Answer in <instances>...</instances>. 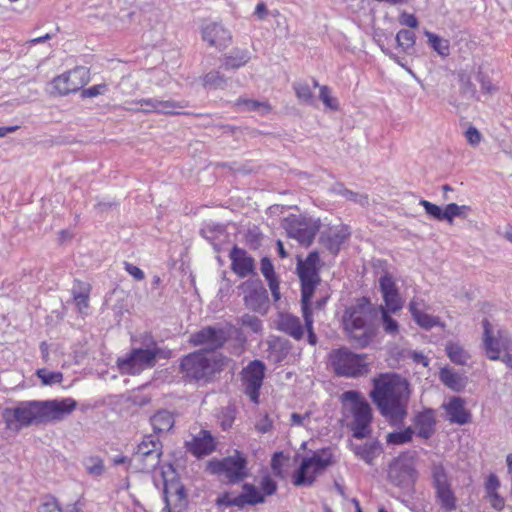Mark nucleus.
I'll return each instance as SVG.
<instances>
[{
	"label": "nucleus",
	"mask_w": 512,
	"mask_h": 512,
	"mask_svg": "<svg viewBox=\"0 0 512 512\" xmlns=\"http://www.w3.org/2000/svg\"><path fill=\"white\" fill-rule=\"evenodd\" d=\"M417 479V471L414 462L408 454L403 453L394 458L388 467V480L393 485L409 489Z\"/></svg>",
	"instance_id": "14"
},
{
	"label": "nucleus",
	"mask_w": 512,
	"mask_h": 512,
	"mask_svg": "<svg viewBox=\"0 0 512 512\" xmlns=\"http://www.w3.org/2000/svg\"><path fill=\"white\" fill-rule=\"evenodd\" d=\"M465 137H466L467 142L472 146H477L481 142V139H482L481 133L478 131L477 128H475L473 126H470L465 131Z\"/></svg>",
	"instance_id": "63"
},
{
	"label": "nucleus",
	"mask_w": 512,
	"mask_h": 512,
	"mask_svg": "<svg viewBox=\"0 0 512 512\" xmlns=\"http://www.w3.org/2000/svg\"><path fill=\"white\" fill-rule=\"evenodd\" d=\"M294 91L298 100L304 104L311 105L314 102L313 93L309 85L305 82H296L293 84Z\"/></svg>",
	"instance_id": "42"
},
{
	"label": "nucleus",
	"mask_w": 512,
	"mask_h": 512,
	"mask_svg": "<svg viewBox=\"0 0 512 512\" xmlns=\"http://www.w3.org/2000/svg\"><path fill=\"white\" fill-rule=\"evenodd\" d=\"M352 451L365 463L373 465L374 460L382 453L383 448L378 440H373L364 444H353Z\"/></svg>",
	"instance_id": "29"
},
{
	"label": "nucleus",
	"mask_w": 512,
	"mask_h": 512,
	"mask_svg": "<svg viewBox=\"0 0 512 512\" xmlns=\"http://www.w3.org/2000/svg\"><path fill=\"white\" fill-rule=\"evenodd\" d=\"M334 463L329 448L313 452L312 456L302 459L298 469L293 473L292 483L295 486H312L316 477Z\"/></svg>",
	"instance_id": "7"
},
{
	"label": "nucleus",
	"mask_w": 512,
	"mask_h": 512,
	"mask_svg": "<svg viewBox=\"0 0 512 512\" xmlns=\"http://www.w3.org/2000/svg\"><path fill=\"white\" fill-rule=\"evenodd\" d=\"M247 458L238 450L221 460H212L208 469L212 474L224 475L230 484H237L249 476Z\"/></svg>",
	"instance_id": "10"
},
{
	"label": "nucleus",
	"mask_w": 512,
	"mask_h": 512,
	"mask_svg": "<svg viewBox=\"0 0 512 512\" xmlns=\"http://www.w3.org/2000/svg\"><path fill=\"white\" fill-rule=\"evenodd\" d=\"M378 313L381 314L383 330L390 335L397 334L399 331V324L393 317H391L390 313L392 312L385 310L383 305H380L378 307Z\"/></svg>",
	"instance_id": "38"
},
{
	"label": "nucleus",
	"mask_w": 512,
	"mask_h": 512,
	"mask_svg": "<svg viewBox=\"0 0 512 512\" xmlns=\"http://www.w3.org/2000/svg\"><path fill=\"white\" fill-rule=\"evenodd\" d=\"M378 316V307L366 297H361L347 307L343 314V326L351 341L358 347L369 345L375 336L374 320Z\"/></svg>",
	"instance_id": "3"
},
{
	"label": "nucleus",
	"mask_w": 512,
	"mask_h": 512,
	"mask_svg": "<svg viewBox=\"0 0 512 512\" xmlns=\"http://www.w3.org/2000/svg\"><path fill=\"white\" fill-rule=\"evenodd\" d=\"M229 257L231 259V268L239 277L244 278L254 273V259L248 256L244 249L234 246L230 251Z\"/></svg>",
	"instance_id": "22"
},
{
	"label": "nucleus",
	"mask_w": 512,
	"mask_h": 512,
	"mask_svg": "<svg viewBox=\"0 0 512 512\" xmlns=\"http://www.w3.org/2000/svg\"><path fill=\"white\" fill-rule=\"evenodd\" d=\"M284 459H287V457L284 456V453L282 451L275 452L271 459V469L275 476L277 477H283V463L282 461Z\"/></svg>",
	"instance_id": "56"
},
{
	"label": "nucleus",
	"mask_w": 512,
	"mask_h": 512,
	"mask_svg": "<svg viewBox=\"0 0 512 512\" xmlns=\"http://www.w3.org/2000/svg\"><path fill=\"white\" fill-rule=\"evenodd\" d=\"M216 505L219 507H221V506H225V507L236 506V507L240 508L239 497L238 496L231 497L230 493L225 492L216 499Z\"/></svg>",
	"instance_id": "58"
},
{
	"label": "nucleus",
	"mask_w": 512,
	"mask_h": 512,
	"mask_svg": "<svg viewBox=\"0 0 512 512\" xmlns=\"http://www.w3.org/2000/svg\"><path fill=\"white\" fill-rule=\"evenodd\" d=\"M366 354H357L347 347L330 352L329 361L334 373L340 377L359 378L370 372Z\"/></svg>",
	"instance_id": "5"
},
{
	"label": "nucleus",
	"mask_w": 512,
	"mask_h": 512,
	"mask_svg": "<svg viewBox=\"0 0 512 512\" xmlns=\"http://www.w3.org/2000/svg\"><path fill=\"white\" fill-rule=\"evenodd\" d=\"M136 104L141 105V108H135L134 111L165 115L182 114L179 109H183L188 106V102L186 101L176 102L173 100H160L158 98L140 99L136 102ZM131 110H133V108H131Z\"/></svg>",
	"instance_id": "19"
},
{
	"label": "nucleus",
	"mask_w": 512,
	"mask_h": 512,
	"mask_svg": "<svg viewBox=\"0 0 512 512\" xmlns=\"http://www.w3.org/2000/svg\"><path fill=\"white\" fill-rule=\"evenodd\" d=\"M162 455V443L155 435L144 436L141 443L138 444L131 461L141 472H151L160 463Z\"/></svg>",
	"instance_id": "11"
},
{
	"label": "nucleus",
	"mask_w": 512,
	"mask_h": 512,
	"mask_svg": "<svg viewBox=\"0 0 512 512\" xmlns=\"http://www.w3.org/2000/svg\"><path fill=\"white\" fill-rule=\"evenodd\" d=\"M164 500L166 503L165 509L182 510L187 502V494L184 485L178 479H171L164 481Z\"/></svg>",
	"instance_id": "21"
},
{
	"label": "nucleus",
	"mask_w": 512,
	"mask_h": 512,
	"mask_svg": "<svg viewBox=\"0 0 512 512\" xmlns=\"http://www.w3.org/2000/svg\"><path fill=\"white\" fill-rule=\"evenodd\" d=\"M187 451L200 458L209 455L215 450L214 438L207 430H201L191 441L185 443Z\"/></svg>",
	"instance_id": "23"
},
{
	"label": "nucleus",
	"mask_w": 512,
	"mask_h": 512,
	"mask_svg": "<svg viewBox=\"0 0 512 512\" xmlns=\"http://www.w3.org/2000/svg\"><path fill=\"white\" fill-rule=\"evenodd\" d=\"M441 382L453 391L460 392L466 386V378L445 367L439 372Z\"/></svg>",
	"instance_id": "33"
},
{
	"label": "nucleus",
	"mask_w": 512,
	"mask_h": 512,
	"mask_svg": "<svg viewBox=\"0 0 512 512\" xmlns=\"http://www.w3.org/2000/svg\"><path fill=\"white\" fill-rule=\"evenodd\" d=\"M302 315L305 322V327L307 330V338L308 343L311 345L317 344V336L313 330V315H312V308L310 307H301Z\"/></svg>",
	"instance_id": "44"
},
{
	"label": "nucleus",
	"mask_w": 512,
	"mask_h": 512,
	"mask_svg": "<svg viewBox=\"0 0 512 512\" xmlns=\"http://www.w3.org/2000/svg\"><path fill=\"white\" fill-rule=\"evenodd\" d=\"M278 330L288 334L295 340L302 339L304 335V329L300 322L299 317H296L289 313H281L277 321Z\"/></svg>",
	"instance_id": "28"
},
{
	"label": "nucleus",
	"mask_w": 512,
	"mask_h": 512,
	"mask_svg": "<svg viewBox=\"0 0 512 512\" xmlns=\"http://www.w3.org/2000/svg\"><path fill=\"white\" fill-rule=\"evenodd\" d=\"M343 399L351 402V412L353 421L350 428L353 437L363 439L371 434L370 424L372 422V409L370 404L364 399L360 392L349 390L343 393Z\"/></svg>",
	"instance_id": "9"
},
{
	"label": "nucleus",
	"mask_w": 512,
	"mask_h": 512,
	"mask_svg": "<svg viewBox=\"0 0 512 512\" xmlns=\"http://www.w3.org/2000/svg\"><path fill=\"white\" fill-rule=\"evenodd\" d=\"M38 512H63L57 499L51 495L43 497Z\"/></svg>",
	"instance_id": "50"
},
{
	"label": "nucleus",
	"mask_w": 512,
	"mask_h": 512,
	"mask_svg": "<svg viewBox=\"0 0 512 512\" xmlns=\"http://www.w3.org/2000/svg\"><path fill=\"white\" fill-rule=\"evenodd\" d=\"M399 23L409 28H416L419 24L417 18L413 14H409L405 11L401 13Z\"/></svg>",
	"instance_id": "64"
},
{
	"label": "nucleus",
	"mask_w": 512,
	"mask_h": 512,
	"mask_svg": "<svg viewBox=\"0 0 512 512\" xmlns=\"http://www.w3.org/2000/svg\"><path fill=\"white\" fill-rule=\"evenodd\" d=\"M410 394L406 378L396 373H385L373 379V389L369 396L381 415L391 425L398 426L408 414Z\"/></svg>",
	"instance_id": "2"
},
{
	"label": "nucleus",
	"mask_w": 512,
	"mask_h": 512,
	"mask_svg": "<svg viewBox=\"0 0 512 512\" xmlns=\"http://www.w3.org/2000/svg\"><path fill=\"white\" fill-rule=\"evenodd\" d=\"M236 106L243 107L245 111H263L269 112L271 107L266 102H260L258 100L239 98L236 101Z\"/></svg>",
	"instance_id": "43"
},
{
	"label": "nucleus",
	"mask_w": 512,
	"mask_h": 512,
	"mask_svg": "<svg viewBox=\"0 0 512 512\" xmlns=\"http://www.w3.org/2000/svg\"><path fill=\"white\" fill-rule=\"evenodd\" d=\"M223 232L224 228L221 225H207L205 228L201 229L200 233L204 238L212 242L217 233L222 234Z\"/></svg>",
	"instance_id": "61"
},
{
	"label": "nucleus",
	"mask_w": 512,
	"mask_h": 512,
	"mask_svg": "<svg viewBox=\"0 0 512 512\" xmlns=\"http://www.w3.org/2000/svg\"><path fill=\"white\" fill-rule=\"evenodd\" d=\"M476 80L480 83V85H481V92L483 94L492 95V94H494L495 92L498 91L497 86H495L492 83L490 77L487 74H485L481 70V68H479L478 71H477Z\"/></svg>",
	"instance_id": "46"
},
{
	"label": "nucleus",
	"mask_w": 512,
	"mask_h": 512,
	"mask_svg": "<svg viewBox=\"0 0 512 512\" xmlns=\"http://www.w3.org/2000/svg\"><path fill=\"white\" fill-rule=\"evenodd\" d=\"M261 490L263 491V495L271 496L276 493L278 485L276 481H274L269 475L262 477L260 482Z\"/></svg>",
	"instance_id": "57"
},
{
	"label": "nucleus",
	"mask_w": 512,
	"mask_h": 512,
	"mask_svg": "<svg viewBox=\"0 0 512 512\" xmlns=\"http://www.w3.org/2000/svg\"><path fill=\"white\" fill-rule=\"evenodd\" d=\"M379 287L382 295L398 291V288L395 284V281L393 280L392 275L388 272H385L384 275L380 277Z\"/></svg>",
	"instance_id": "53"
},
{
	"label": "nucleus",
	"mask_w": 512,
	"mask_h": 512,
	"mask_svg": "<svg viewBox=\"0 0 512 512\" xmlns=\"http://www.w3.org/2000/svg\"><path fill=\"white\" fill-rule=\"evenodd\" d=\"M106 90H107L106 84L94 85L89 88L82 89L81 98L84 99V98L96 97L100 94H103Z\"/></svg>",
	"instance_id": "60"
},
{
	"label": "nucleus",
	"mask_w": 512,
	"mask_h": 512,
	"mask_svg": "<svg viewBox=\"0 0 512 512\" xmlns=\"http://www.w3.org/2000/svg\"><path fill=\"white\" fill-rule=\"evenodd\" d=\"M383 300L385 305L383 306L385 310H389L392 313H396L401 310L403 307V301L400 297L399 290L395 292H390L388 294H383Z\"/></svg>",
	"instance_id": "45"
},
{
	"label": "nucleus",
	"mask_w": 512,
	"mask_h": 512,
	"mask_svg": "<svg viewBox=\"0 0 512 512\" xmlns=\"http://www.w3.org/2000/svg\"><path fill=\"white\" fill-rule=\"evenodd\" d=\"M240 323L242 326L251 329V331L254 333H259L262 331V322L255 315L244 314L240 318Z\"/></svg>",
	"instance_id": "51"
},
{
	"label": "nucleus",
	"mask_w": 512,
	"mask_h": 512,
	"mask_svg": "<svg viewBox=\"0 0 512 512\" xmlns=\"http://www.w3.org/2000/svg\"><path fill=\"white\" fill-rule=\"evenodd\" d=\"M297 273L301 282V307H310L315 289L321 281L319 269L297 263Z\"/></svg>",
	"instance_id": "18"
},
{
	"label": "nucleus",
	"mask_w": 512,
	"mask_h": 512,
	"mask_svg": "<svg viewBox=\"0 0 512 512\" xmlns=\"http://www.w3.org/2000/svg\"><path fill=\"white\" fill-rule=\"evenodd\" d=\"M419 204L425 209V212L431 218L438 221H444V210L440 206L433 204L425 199H421Z\"/></svg>",
	"instance_id": "48"
},
{
	"label": "nucleus",
	"mask_w": 512,
	"mask_h": 512,
	"mask_svg": "<svg viewBox=\"0 0 512 512\" xmlns=\"http://www.w3.org/2000/svg\"><path fill=\"white\" fill-rule=\"evenodd\" d=\"M425 35L428 38L429 45L432 47L434 51H436L439 55L443 57L449 55L450 44L448 40L443 39L440 36L429 31H425Z\"/></svg>",
	"instance_id": "36"
},
{
	"label": "nucleus",
	"mask_w": 512,
	"mask_h": 512,
	"mask_svg": "<svg viewBox=\"0 0 512 512\" xmlns=\"http://www.w3.org/2000/svg\"><path fill=\"white\" fill-rule=\"evenodd\" d=\"M246 244L252 250H257L261 246L262 234L258 228L249 229L245 235Z\"/></svg>",
	"instance_id": "52"
},
{
	"label": "nucleus",
	"mask_w": 512,
	"mask_h": 512,
	"mask_svg": "<svg viewBox=\"0 0 512 512\" xmlns=\"http://www.w3.org/2000/svg\"><path fill=\"white\" fill-rule=\"evenodd\" d=\"M415 431L412 427H407L402 431H394L386 436V442L389 445H402L412 441Z\"/></svg>",
	"instance_id": "37"
},
{
	"label": "nucleus",
	"mask_w": 512,
	"mask_h": 512,
	"mask_svg": "<svg viewBox=\"0 0 512 512\" xmlns=\"http://www.w3.org/2000/svg\"><path fill=\"white\" fill-rule=\"evenodd\" d=\"M244 293L245 306L258 313L265 314L269 308L268 292L260 279H249L240 285Z\"/></svg>",
	"instance_id": "16"
},
{
	"label": "nucleus",
	"mask_w": 512,
	"mask_h": 512,
	"mask_svg": "<svg viewBox=\"0 0 512 512\" xmlns=\"http://www.w3.org/2000/svg\"><path fill=\"white\" fill-rule=\"evenodd\" d=\"M483 345L485 348V352L487 357L490 360L500 359V353L509 349L511 342L508 338L502 337H494L492 335L491 324L488 319H483Z\"/></svg>",
	"instance_id": "20"
},
{
	"label": "nucleus",
	"mask_w": 512,
	"mask_h": 512,
	"mask_svg": "<svg viewBox=\"0 0 512 512\" xmlns=\"http://www.w3.org/2000/svg\"><path fill=\"white\" fill-rule=\"evenodd\" d=\"M266 366L261 360H253L243 368L242 382L244 393L254 404H259L260 389L263 385Z\"/></svg>",
	"instance_id": "15"
},
{
	"label": "nucleus",
	"mask_w": 512,
	"mask_h": 512,
	"mask_svg": "<svg viewBox=\"0 0 512 512\" xmlns=\"http://www.w3.org/2000/svg\"><path fill=\"white\" fill-rule=\"evenodd\" d=\"M412 318L421 328L425 330H430L435 326L442 325L439 317L429 315L423 311L416 312V315Z\"/></svg>",
	"instance_id": "41"
},
{
	"label": "nucleus",
	"mask_w": 512,
	"mask_h": 512,
	"mask_svg": "<svg viewBox=\"0 0 512 512\" xmlns=\"http://www.w3.org/2000/svg\"><path fill=\"white\" fill-rule=\"evenodd\" d=\"M431 477L435 497L441 508L446 512L454 511L457 508V498L451 487L448 473L441 463L432 465Z\"/></svg>",
	"instance_id": "12"
},
{
	"label": "nucleus",
	"mask_w": 512,
	"mask_h": 512,
	"mask_svg": "<svg viewBox=\"0 0 512 512\" xmlns=\"http://www.w3.org/2000/svg\"><path fill=\"white\" fill-rule=\"evenodd\" d=\"M346 200L357 203L361 206H365L368 204V195L359 194L357 192L346 189L345 194L343 196Z\"/></svg>",
	"instance_id": "59"
},
{
	"label": "nucleus",
	"mask_w": 512,
	"mask_h": 512,
	"mask_svg": "<svg viewBox=\"0 0 512 512\" xmlns=\"http://www.w3.org/2000/svg\"><path fill=\"white\" fill-rule=\"evenodd\" d=\"M87 472L93 476H100L104 472L103 460L98 456H91L84 461Z\"/></svg>",
	"instance_id": "47"
},
{
	"label": "nucleus",
	"mask_w": 512,
	"mask_h": 512,
	"mask_svg": "<svg viewBox=\"0 0 512 512\" xmlns=\"http://www.w3.org/2000/svg\"><path fill=\"white\" fill-rule=\"evenodd\" d=\"M250 53L246 49H233L229 54L225 55L221 68L224 70L238 69L249 62Z\"/></svg>",
	"instance_id": "30"
},
{
	"label": "nucleus",
	"mask_w": 512,
	"mask_h": 512,
	"mask_svg": "<svg viewBox=\"0 0 512 512\" xmlns=\"http://www.w3.org/2000/svg\"><path fill=\"white\" fill-rule=\"evenodd\" d=\"M238 332L231 323L209 325L191 334L189 342L193 346H203L204 352H215L221 349L231 338L233 332Z\"/></svg>",
	"instance_id": "8"
},
{
	"label": "nucleus",
	"mask_w": 512,
	"mask_h": 512,
	"mask_svg": "<svg viewBox=\"0 0 512 512\" xmlns=\"http://www.w3.org/2000/svg\"><path fill=\"white\" fill-rule=\"evenodd\" d=\"M229 362L230 359L221 353L207 357L203 351H197L181 360L180 370L190 380L208 382L216 373L223 371Z\"/></svg>",
	"instance_id": "4"
},
{
	"label": "nucleus",
	"mask_w": 512,
	"mask_h": 512,
	"mask_svg": "<svg viewBox=\"0 0 512 512\" xmlns=\"http://www.w3.org/2000/svg\"><path fill=\"white\" fill-rule=\"evenodd\" d=\"M157 357H166L164 351L151 339L147 348H133L125 357L117 359V367L122 374L137 375L156 364Z\"/></svg>",
	"instance_id": "6"
},
{
	"label": "nucleus",
	"mask_w": 512,
	"mask_h": 512,
	"mask_svg": "<svg viewBox=\"0 0 512 512\" xmlns=\"http://www.w3.org/2000/svg\"><path fill=\"white\" fill-rule=\"evenodd\" d=\"M319 98L322 100L324 105L331 110H338L339 105L335 98L331 96L330 88L326 85L320 87Z\"/></svg>",
	"instance_id": "54"
},
{
	"label": "nucleus",
	"mask_w": 512,
	"mask_h": 512,
	"mask_svg": "<svg viewBox=\"0 0 512 512\" xmlns=\"http://www.w3.org/2000/svg\"><path fill=\"white\" fill-rule=\"evenodd\" d=\"M415 34L409 29H401L395 37L398 47L407 52L415 44Z\"/></svg>",
	"instance_id": "40"
},
{
	"label": "nucleus",
	"mask_w": 512,
	"mask_h": 512,
	"mask_svg": "<svg viewBox=\"0 0 512 512\" xmlns=\"http://www.w3.org/2000/svg\"><path fill=\"white\" fill-rule=\"evenodd\" d=\"M89 81V71L85 67L63 73L52 80V87L58 95L64 96L77 92Z\"/></svg>",
	"instance_id": "17"
},
{
	"label": "nucleus",
	"mask_w": 512,
	"mask_h": 512,
	"mask_svg": "<svg viewBox=\"0 0 512 512\" xmlns=\"http://www.w3.org/2000/svg\"><path fill=\"white\" fill-rule=\"evenodd\" d=\"M460 216V206L456 203H450L446 205L444 209V220L448 223H452L455 217Z\"/></svg>",
	"instance_id": "62"
},
{
	"label": "nucleus",
	"mask_w": 512,
	"mask_h": 512,
	"mask_svg": "<svg viewBox=\"0 0 512 512\" xmlns=\"http://www.w3.org/2000/svg\"><path fill=\"white\" fill-rule=\"evenodd\" d=\"M260 270L267 282L278 279L274 271V266L268 257H263L260 261Z\"/></svg>",
	"instance_id": "55"
},
{
	"label": "nucleus",
	"mask_w": 512,
	"mask_h": 512,
	"mask_svg": "<svg viewBox=\"0 0 512 512\" xmlns=\"http://www.w3.org/2000/svg\"><path fill=\"white\" fill-rule=\"evenodd\" d=\"M150 422L154 433L158 435L172 429L174 426V417L171 412L167 410H160L150 418Z\"/></svg>",
	"instance_id": "32"
},
{
	"label": "nucleus",
	"mask_w": 512,
	"mask_h": 512,
	"mask_svg": "<svg viewBox=\"0 0 512 512\" xmlns=\"http://www.w3.org/2000/svg\"><path fill=\"white\" fill-rule=\"evenodd\" d=\"M350 232L347 227L339 229H330L328 232H323L320 236V243L333 255H337L340 251L341 245L349 237Z\"/></svg>",
	"instance_id": "27"
},
{
	"label": "nucleus",
	"mask_w": 512,
	"mask_h": 512,
	"mask_svg": "<svg viewBox=\"0 0 512 512\" xmlns=\"http://www.w3.org/2000/svg\"><path fill=\"white\" fill-rule=\"evenodd\" d=\"M202 39L210 46L226 47L231 40V35L221 24L211 22L202 27Z\"/></svg>",
	"instance_id": "25"
},
{
	"label": "nucleus",
	"mask_w": 512,
	"mask_h": 512,
	"mask_svg": "<svg viewBox=\"0 0 512 512\" xmlns=\"http://www.w3.org/2000/svg\"><path fill=\"white\" fill-rule=\"evenodd\" d=\"M243 492L238 495L240 501V508L245 505H257L265 502L264 495L251 483H244L242 485Z\"/></svg>",
	"instance_id": "31"
},
{
	"label": "nucleus",
	"mask_w": 512,
	"mask_h": 512,
	"mask_svg": "<svg viewBox=\"0 0 512 512\" xmlns=\"http://www.w3.org/2000/svg\"><path fill=\"white\" fill-rule=\"evenodd\" d=\"M417 429V435L423 439H429L435 433L436 419L434 410L426 408L417 413L413 419Z\"/></svg>",
	"instance_id": "26"
},
{
	"label": "nucleus",
	"mask_w": 512,
	"mask_h": 512,
	"mask_svg": "<svg viewBox=\"0 0 512 512\" xmlns=\"http://www.w3.org/2000/svg\"><path fill=\"white\" fill-rule=\"evenodd\" d=\"M76 407L72 398L22 401L13 408H5L2 418L8 430L19 432L24 427L61 421Z\"/></svg>",
	"instance_id": "1"
},
{
	"label": "nucleus",
	"mask_w": 512,
	"mask_h": 512,
	"mask_svg": "<svg viewBox=\"0 0 512 512\" xmlns=\"http://www.w3.org/2000/svg\"><path fill=\"white\" fill-rule=\"evenodd\" d=\"M443 407L450 423L465 425L471 422V413L465 408V400L463 398L454 396Z\"/></svg>",
	"instance_id": "24"
},
{
	"label": "nucleus",
	"mask_w": 512,
	"mask_h": 512,
	"mask_svg": "<svg viewBox=\"0 0 512 512\" xmlns=\"http://www.w3.org/2000/svg\"><path fill=\"white\" fill-rule=\"evenodd\" d=\"M204 86L214 89H224L227 86V78L217 70H212L203 77Z\"/></svg>",
	"instance_id": "39"
},
{
	"label": "nucleus",
	"mask_w": 512,
	"mask_h": 512,
	"mask_svg": "<svg viewBox=\"0 0 512 512\" xmlns=\"http://www.w3.org/2000/svg\"><path fill=\"white\" fill-rule=\"evenodd\" d=\"M284 228L290 238L296 239L301 245L310 246L319 231V220L303 215H290L284 221Z\"/></svg>",
	"instance_id": "13"
},
{
	"label": "nucleus",
	"mask_w": 512,
	"mask_h": 512,
	"mask_svg": "<svg viewBox=\"0 0 512 512\" xmlns=\"http://www.w3.org/2000/svg\"><path fill=\"white\" fill-rule=\"evenodd\" d=\"M445 351L449 359L457 365H465L470 357L460 344L454 342H448Z\"/></svg>",
	"instance_id": "35"
},
{
	"label": "nucleus",
	"mask_w": 512,
	"mask_h": 512,
	"mask_svg": "<svg viewBox=\"0 0 512 512\" xmlns=\"http://www.w3.org/2000/svg\"><path fill=\"white\" fill-rule=\"evenodd\" d=\"M458 80L460 85V93L467 100H479L476 86L472 82L471 76L466 71L458 73Z\"/></svg>",
	"instance_id": "34"
},
{
	"label": "nucleus",
	"mask_w": 512,
	"mask_h": 512,
	"mask_svg": "<svg viewBox=\"0 0 512 512\" xmlns=\"http://www.w3.org/2000/svg\"><path fill=\"white\" fill-rule=\"evenodd\" d=\"M37 376L41 379L44 385L60 383L63 379L61 372H51L46 369L37 370Z\"/></svg>",
	"instance_id": "49"
}]
</instances>
